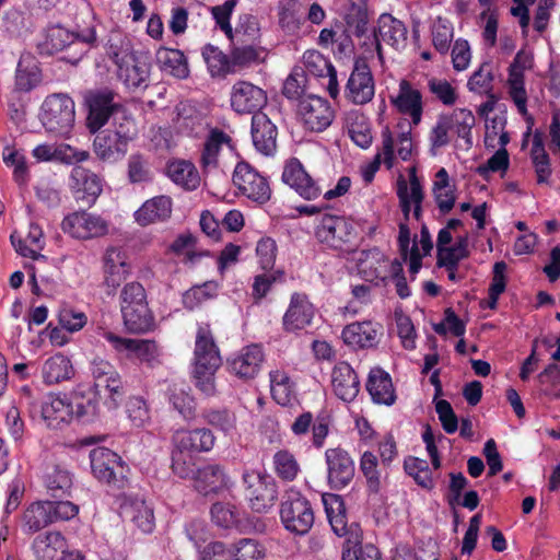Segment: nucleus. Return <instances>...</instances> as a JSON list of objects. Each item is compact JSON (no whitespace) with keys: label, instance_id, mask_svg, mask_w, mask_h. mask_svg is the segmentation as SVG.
<instances>
[{"label":"nucleus","instance_id":"obj_1","mask_svg":"<svg viewBox=\"0 0 560 560\" xmlns=\"http://www.w3.org/2000/svg\"><path fill=\"white\" fill-rule=\"evenodd\" d=\"M195 385L207 396L215 392L214 375L222 360L208 326L199 327L194 351Z\"/></svg>","mask_w":560,"mask_h":560},{"label":"nucleus","instance_id":"obj_2","mask_svg":"<svg viewBox=\"0 0 560 560\" xmlns=\"http://www.w3.org/2000/svg\"><path fill=\"white\" fill-rule=\"evenodd\" d=\"M90 373L95 395L104 399L108 408H116L125 396V385L117 369L109 361L95 358L91 361Z\"/></svg>","mask_w":560,"mask_h":560},{"label":"nucleus","instance_id":"obj_3","mask_svg":"<svg viewBox=\"0 0 560 560\" xmlns=\"http://www.w3.org/2000/svg\"><path fill=\"white\" fill-rule=\"evenodd\" d=\"M315 235L318 242L334 249L353 252L357 247L358 233L354 224L345 217L323 215Z\"/></svg>","mask_w":560,"mask_h":560},{"label":"nucleus","instance_id":"obj_4","mask_svg":"<svg viewBox=\"0 0 560 560\" xmlns=\"http://www.w3.org/2000/svg\"><path fill=\"white\" fill-rule=\"evenodd\" d=\"M244 494L253 511L264 513L269 511L278 499L276 480L258 470L245 469L242 474Z\"/></svg>","mask_w":560,"mask_h":560},{"label":"nucleus","instance_id":"obj_5","mask_svg":"<svg viewBox=\"0 0 560 560\" xmlns=\"http://www.w3.org/2000/svg\"><path fill=\"white\" fill-rule=\"evenodd\" d=\"M91 470L101 482L114 489H124L128 485V466L121 457L107 447H96L90 452Z\"/></svg>","mask_w":560,"mask_h":560},{"label":"nucleus","instance_id":"obj_6","mask_svg":"<svg viewBox=\"0 0 560 560\" xmlns=\"http://www.w3.org/2000/svg\"><path fill=\"white\" fill-rule=\"evenodd\" d=\"M74 102L67 94H52L44 101L40 121L48 132L68 133L74 124Z\"/></svg>","mask_w":560,"mask_h":560},{"label":"nucleus","instance_id":"obj_7","mask_svg":"<svg viewBox=\"0 0 560 560\" xmlns=\"http://www.w3.org/2000/svg\"><path fill=\"white\" fill-rule=\"evenodd\" d=\"M280 518L284 528L295 535L307 534L315 521L311 502L299 492L288 493L281 503Z\"/></svg>","mask_w":560,"mask_h":560},{"label":"nucleus","instance_id":"obj_8","mask_svg":"<svg viewBox=\"0 0 560 560\" xmlns=\"http://www.w3.org/2000/svg\"><path fill=\"white\" fill-rule=\"evenodd\" d=\"M117 93L110 89L89 91L84 96L88 107L86 128L96 133L113 118L121 104L116 101Z\"/></svg>","mask_w":560,"mask_h":560},{"label":"nucleus","instance_id":"obj_9","mask_svg":"<svg viewBox=\"0 0 560 560\" xmlns=\"http://www.w3.org/2000/svg\"><path fill=\"white\" fill-rule=\"evenodd\" d=\"M323 503L334 533L339 537H346L347 546L359 545L362 539V530L357 523L348 525L342 497L332 493L325 494Z\"/></svg>","mask_w":560,"mask_h":560},{"label":"nucleus","instance_id":"obj_10","mask_svg":"<svg viewBox=\"0 0 560 560\" xmlns=\"http://www.w3.org/2000/svg\"><path fill=\"white\" fill-rule=\"evenodd\" d=\"M233 183L244 196L253 201L265 203L270 199L271 189L267 179L246 162L236 164Z\"/></svg>","mask_w":560,"mask_h":560},{"label":"nucleus","instance_id":"obj_11","mask_svg":"<svg viewBox=\"0 0 560 560\" xmlns=\"http://www.w3.org/2000/svg\"><path fill=\"white\" fill-rule=\"evenodd\" d=\"M375 94L374 79L368 62L358 58L345 89V96L355 105H364Z\"/></svg>","mask_w":560,"mask_h":560},{"label":"nucleus","instance_id":"obj_12","mask_svg":"<svg viewBox=\"0 0 560 560\" xmlns=\"http://www.w3.org/2000/svg\"><path fill=\"white\" fill-rule=\"evenodd\" d=\"M298 115L304 127L315 132L324 131L334 120V110L328 101L316 95L300 100Z\"/></svg>","mask_w":560,"mask_h":560},{"label":"nucleus","instance_id":"obj_13","mask_svg":"<svg viewBox=\"0 0 560 560\" xmlns=\"http://www.w3.org/2000/svg\"><path fill=\"white\" fill-rule=\"evenodd\" d=\"M61 226L65 233L79 240L101 237L108 232V222L106 220L85 211H77L67 215Z\"/></svg>","mask_w":560,"mask_h":560},{"label":"nucleus","instance_id":"obj_14","mask_svg":"<svg viewBox=\"0 0 560 560\" xmlns=\"http://www.w3.org/2000/svg\"><path fill=\"white\" fill-rule=\"evenodd\" d=\"M328 470V482L332 489L346 488L354 477V463L347 451L341 447L328 448L325 452Z\"/></svg>","mask_w":560,"mask_h":560},{"label":"nucleus","instance_id":"obj_15","mask_svg":"<svg viewBox=\"0 0 560 560\" xmlns=\"http://www.w3.org/2000/svg\"><path fill=\"white\" fill-rule=\"evenodd\" d=\"M69 410L67 396L63 398L49 396L47 400L42 402L28 401L30 416L33 419H42L51 428H59L62 423H69L71 421Z\"/></svg>","mask_w":560,"mask_h":560},{"label":"nucleus","instance_id":"obj_16","mask_svg":"<svg viewBox=\"0 0 560 560\" xmlns=\"http://www.w3.org/2000/svg\"><path fill=\"white\" fill-rule=\"evenodd\" d=\"M267 104L266 92L247 81H238L232 88L231 106L238 114H256Z\"/></svg>","mask_w":560,"mask_h":560},{"label":"nucleus","instance_id":"obj_17","mask_svg":"<svg viewBox=\"0 0 560 560\" xmlns=\"http://www.w3.org/2000/svg\"><path fill=\"white\" fill-rule=\"evenodd\" d=\"M282 180L306 200H313L322 192L317 183L308 175L302 163L295 158L285 163L282 172Z\"/></svg>","mask_w":560,"mask_h":560},{"label":"nucleus","instance_id":"obj_18","mask_svg":"<svg viewBox=\"0 0 560 560\" xmlns=\"http://www.w3.org/2000/svg\"><path fill=\"white\" fill-rule=\"evenodd\" d=\"M262 362V348L258 345H249L230 359L228 364L232 374L243 381H249L257 376Z\"/></svg>","mask_w":560,"mask_h":560},{"label":"nucleus","instance_id":"obj_19","mask_svg":"<svg viewBox=\"0 0 560 560\" xmlns=\"http://www.w3.org/2000/svg\"><path fill=\"white\" fill-rule=\"evenodd\" d=\"M397 196L405 220L409 219L411 205H413V217L419 221L421 219L424 194L415 168L411 170L409 175V186L402 176L398 178Z\"/></svg>","mask_w":560,"mask_h":560},{"label":"nucleus","instance_id":"obj_20","mask_svg":"<svg viewBox=\"0 0 560 560\" xmlns=\"http://www.w3.org/2000/svg\"><path fill=\"white\" fill-rule=\"evenodd\" d=\"M315 308L304 293L295 292L291 295L290 304L282 318L283 329L294 332L304 329L312 323Z\"/></svg>","mask_w":560,"mask_h":560},{"label":"nucleus","instance_id":"obj_21","mask_svg":"<svg viewBox=\"0 0 560 560\" xmlns=\"http://www.w3.org/2000/svg\"><path fill=\"white\" fill-rule=\"evenodd\" d=\"M191 479L195 489L203 495L218 493L230 485V478L220 464H207L197 468Z\"/></svg>","mask_w":560,"mask_h":560},{"label":"nucleus","instance_id":"obj_22","mask_svg":"<svg viewBox=\"0 0 560 560\" xmlns=\"http://www.w3.org/2000/svg\"><path fill=\"white\" fill-rule=\"evenodd\" d=\"M71 187L75 199L91 207L103 190L101 178L93 172L78 166L71 172Z\"/></svg>","mask_w":560,"mask_h":560},{"label":"nucleus","instance_id":"obj_23","mask_svg":"<svg viewBox=\"0 0 560 560\" xmlns=\"http://www.w3.org/2000/svg\"><path fill=\"white\" fill-rule=\"evenodd\" d=\"M77 38L86 44H93L96 40L95 30L91 27L85 33L74 35L61 26L49 27L40 48L44 52L54 55L74 44Z\"/></svg>","mask_w":560,"mask_h":560},{"label":"nucleus","instance_id":"obj_24","mask_svg":"<svg viewBox=\"0 0 560 560\" xmlns=\"http://www.w3.org/2000/svg\"><path fill=\"white\" fill-rule=\"evenodd\" d=\"M278 130L276 125L264 113H256L252 117V139L257 151L271 155L277 148Z\"/></svg>","mask_w":560,"mask_h":560},{"label":"nucleus","instance_id":"obj_25","mask_svg":"<svg viewBox=\"0 0 560 560\" xmlns=\"http://www.w3.org/2000/svg\"><path fill=\"white\" fill-rule=\"evenodd\" d=\"M331 385L335 395L343 401H352L360 392L357 373L347 362H339L331 373Z\"/></svg>","mask_w":560,"mask_h":560},{"label":"nucleus","instance_id":"obj_26","mask_svg":"<svg viewBox=\"0 0 560 560\" xmlns=\"http://www.w3.org/2000/svg\"><path fill=\"white\" fill-rule=\"evenodd\" d=\"M33 551L38 560H68L67 541L59 532L38 535L33 541Z\"/></svg>","mask_w":560,"mask_h":560},{"label":"nucleus","instance_id":"obj_27","mask_svg":"<svg viewBox=\"0 0 560 560\" xmlns=\"http://www.w3.org/2000/svg\"><path fill=\"white\" fill-rule=\"evenodd\" d=\"M382 326L371 320L355 322L342 330L343 341L357 348H371L377 345Z\"/></svg>","mask_w":560,"mask_h":560},{"label":"nucleus","instance_id":"obj_28","mask_svg":"<svg viewBox=\"0 0 560 560\" xmlns=\"http://www.w3.org/2000/svg\"><path fill=\"white\" fill-rule=\"evenodd\" d=\"M392 103L399 113L410 116L415 126L420 124L423 113L422 94L413 89L409 81H400L399 92L392 98Z\"/></svg>","mask_w":560,"mask_h":560},{"label":"nucleus","instance_id":"obj_29","mask_svg":"<svg viewBox=\"0 0 560 560\" xmlns=\"http://www.w3.org/2000/svg\"><path fill=\"white\" fill-rule=\"evenodd\" d=\"M103 337L117 351L135 352L140 360L148 363L154 362L159 357V347L153 340L122 338L112 331H104Z\"/></svg>","mask_w":560,"mask_h":560},{"label":"nucleus","instance_id":"obj_30","mask_svg":"<svg viewBox=\"0 0 560 560\" xmlns=\"http://www.w3.org/2000/svg\"><path fill=\"white\" fill-rule=\"evenodd\" d=\"M128 144L129 143L119 138L116 132L104 130L96 135L93 142V150L100 160L113 163L126 155Z\"/></svg>","mask_w":560,"mask_h":560},{"label":"nucleus","instance_id":"obj_31","mask_svg":"<svg viewBox=\"0 0 560 560\" xmlns=\"http://www.w3.org/2000/svg\"><path fill=\"white\" fill-rule=\"evenodd\" d=\"M94 392H85L81 387L73 390L68 398L70 420L89 422L98 413V399Z\"/></svg>","mask_w":560,"mask_h":560},{"label":"nucleus","instance_id":"obj_32","mask_svg":"<svg viewBox=\"0 0 560 560\" xmlns=\"http://www.w3.org/2000/svg\"><path fill=\"white\" fill-rule=\"evenodd\" d=\"M366 389L376 404L392 406L396 400L392 378L380 368L372 369L366 382Z\"/></svg>","mask_w":560,"mask_h":560},{"label":"nucleus","instance_id":"obj_33","mask_svg":"<svg viewBox=\"0 0 560 560\" xmlns=\"http://www.w3.org/2000/svg\"><path fill=\"white\" fill-rule=\"evenodd\" d=\"M173 445L182 447L191 454L209 452L214 445V436L208 429L177 431L173 435Z\"/></svg>","mask_w":560,"mask_h":560},{"label":"nucleus","instance_id":"obj_34","mask_svg":"<svg viewBox=\"0 0 560 560\" xmlns=\"http://www.w3.org/2000/svg\"><path fill=\"white\" fill-rule=\"evenodd\" d=\"M121 514L143 533L155 526L153 509L141 499H130L121 505Z\"/></svg>","mask_w":560,"mask_h":560},{"label":"nucleus","instance_id":"obj_35","mask_svg":"<svg viewBox=\"0 0 560 560\" xmlns=\"http://www.w3.org/2000/svg\"><path fill=\"white\" fill-rule=\"evenodd\" d=\"M155 57L163 72L177 79H186L189 75L188 61L182 50L160 47Z\"/></svg>","mask_w":560,"mask_h":560},{"label":"nucleus","instance_id":"obj_36","mask_svg":"<svg viewBox=\"0 0 560 560\" xmlns=\"http://www.w3.org/2000/svg\"><path fill=\"white\" fill-rule=\"evenodd\" d=\"M172 199L167 196H158L147 200L135 213L140 225H148L156 221H164L171 217Z\"/></svg>","mask_w":560,"mask_h":560},{"label":"nucleus","instance_id":"obj_37","mask_svg":"<svg viewBox=\"0 0 560 560\" xmlns=\"http://www.w3.org/2000/svg\"><path fill=\"white\" fill-rule=\"evenodd\" d=\"M377 24L376 34L382 40L396 49L406 44L408 31L404 22L384 13L378 18Z\"/></svg>","mask_w":560,"mask_h":560},{"label":"nucleus","instance_id":"obj_38","mask_svg":"<svg viewBox=\"0 0 560 560\" xmlns=\"http://www.w3.org/2000/svg\"><path fill=\"white\" fill-rule=\"evenodd\" d=\"M49 501L33 502L22 516V528L26 534H35L54 523Z\"/></svg>","mask_w":560,"mask_h":560},{"label":"nucleus","instance_id":"obj_39","mask_svg":"<svg viewBox=\"0 0 560 560\" xmlns=\"http://www.w3.org/2000/svg\"><path fill=\"white\" fill-rule=\"evenodd\" d=\"M231 137L224 131L213 128L210 130L201 151L200 165L205 171L214 170L218 166L219 153L223 144H230Z\"/></svg>","mask_w":560,"mask_h":560},{"label":"nucleus","instance_id":"obj_40","mask_svg":"<svg viewBox=\"0 0 560 560\" xmlns=\"http://www.w3.org/2000/svg\"><path fill=\"white\" fill-rule=\"evenodd\" d=\"M530 160L537 175V183H548V179L552 173L551 163L550 158L545 149L544 133L538 129H536L533 133Z\"/></svg>","mask_w":560,"mask_h":560},{"label":"nucleus","instance_id":"obj_41","mask_svg":"<svg viewBox=\"0 0 560 560\" xmlns=\"http://www.w3.org/2000/svg\"><path fill=\"white\" fill-rule=\"evenodd\" d=\"M228 38L232 44H260L261 28L257 16L249 13L241 14L235 28H232Z\"/></svg>","mask_w":560,"mask_h":560},{"label":"nucleus","instance_id":"obj_42","mask_svg":"<svg viewBox=\"0 0 560 560\" xmlns=\"http://www.w3.org/2000/svg\"><path fill=\"white\" fill-rule=\"evenodd\" d=\"M121 316L126 329L132 334H144L155 326L154 315L148 304L122 311Z\"/></svg>","mask_w":560,"mask_h":560},{"label":"nucleus","instance_id":"obj_43","mask_svg":"<svg viewBox=\"0 0 560 560\" xmlns=\"http://www.w3.org/2000/svg\"><path fill=\"white\" fill-rule=\"evenodd\" d=\"M167 176L186 190H194L200 184V176L195 165L188 161H173L167 164Z\"/></svg>","mask_w":560,"mask_h":560},{"label":"nucleus","instance_id":"obj_44","mask_svg":"<svg viewBox=\"0 0 560 560\" xmlns=\"http://www.w3.org/2000/svg\"><path fill=\"white\" fill-rule=\"evenodd\" d=\"M42 374L44 382L51 385L70 380L74 374V370L70 359L58 353L44 362Z\"/></svg>","mask_w":560,"mask_h":560},{"label":"nucleus","instance_id":"obj_45","mask_svg":"<svg viewBox=\"0 0 560 560\" xmlns=\"http://www.w3.org/2000/svg\"><path fill=\"white\" fill-rule=\"evenodd\" d=\"M127 178L133 185L151 183L154 178V172L150 158L140 152L130 154L127 160Z\"/></svg>","mask_w":560,"mask_h":560},{"label":"nucleus","instance_id":"obj_46","mask_svg":"<svg viewBox=\"0 0 560 560\" xmlns=\"http://www.w3.org/2000/svg\"><path fill=\"white\" fill-rule=\"evenodd\" d=\"M202 57L212 77H224L228 73L235 72L231 56L229 57L211 44L202 48Z\"/></svg>","mask_w":560,"mask_h":560},{"label":"nucleus","instance_id":"obj_47","mask_svg":"<svg viewBox=\"0 0 560 560\" xmlns=\"http://www.w3.org/2000/svg\"><path fill=\"white\" fill-rule=\"evenodd\" d=\"M117 74L128 88H145L149 79V69L135 55L131 63L121 65L117 69Z\"/></svg>","mask_w":560,"mask_h":560},{"label":"nucleus","instance_id":"obj_48","mask_svg":"<svg viewBox=\"0 0 560 560\" xmlns=\"http://www.w3.org/2000/svg\"><path fill=\"white\" fill-rule=\"evenodd\" d=\"M443 117H446L451 129L471 145V128L476 121L472 113L466 108H456L451 115H443Z\"/></svg>","mask_w":560,"mask_h":560},{"label":"nucleus","instance_id":"obj_49","mask_svg":"<svg viewBox=\"0 0 560 560\" xmlns=\"http://www.w3.org/2000/svg\"><path fill=\"white\" fill-rule=\"evenodd\" d=\"M201 116L189 103H179L176 106V127L187 135L198 132L201 127Z\"/></svg>","mask_w":560,"mask_h":560},{"label":"nucleus","instance_id":"obj_50","mask_svg":"<svg viewBox=\"0 0 560 560\" xmlns=\"http://www.w3.org/2000/svg\"><path fill=\"white\" fill-rule=\"evenodd\" d=\"M231 59L233 67H246L260 60L264 51L259 43L232 44Z\"/></svg>","mask_w":560,"mask_h":560},{"label":"nucleus","instance_id":"obj_51","mask_svg":"<svg viewBox=\"0 0 560 560\" xmlns=\"http://www.w3.org/2000/svg\"><path fill=\"white\" fill-rule=\"evenodd\" d=\"M107 57L119 68L121 65L131 63L135 56L130 40L119 35L109 38L106 47Z\"/></svg>","mask_w":560,"mask_h":560},{"label":"nucleus","instance_id":"obj_52","mask_svg":"<svg viewBox=\"0 0 560 560\" xmlns=\"http://www.w3.org/2000/svg\"><path fill=\"white\" fill-rule=\"evenodd\" d=\"M273 468L277 476L284 481H292L300 471V465L294 455L287 450H280L273 455Z\"/></svg>","mask_w":560,"mask_h":560},{"label":"nucleus","instance_id":"obj_53","mask_svg":"<svg viewBox=\"0 0 560 560\" xmlns=\"http://www.w3.org/2000/svg\"><path fill=\"white\" fill-rule=\"evenodd\" d=\"M45 482L52 497H62L67 494L72 487V478L68 470L60 466H55L46 474Z\"/></svg>","mask_w":560,"mask_h":560},{"label":"nucleus","instance_id":"obj_54","mask_svg":"<svg viewBox=\"0 0 560 560\" xmlns=\"http://www.w3.org/2000/svg\"><path fill=\"white\" fill-rule=\"evenodd\" d=\"M195 466L194 454L173 445L171 468L174 475L182 479L192 478L197 470Z\"/></svg>","mask_w":560,"mask_h":560},{"label":"nucleus","instance_id":"obj_55","mask_svg":"<svg viewBox=\"0 0 560 560\" xmlns=\"http://www.w3.org/2000/svg\"><path fill=\"white\" fill-rule=\"evenodd\" d=\"M113 127L114 129L112 131L116 132L117 136L127 143L131 142L137 137V124L132 115L122 104L113 117Z\"/></svg>","mask_w":560,"mask_h":560},{"label":"nucleus","instance_id":"obj_56","mask_svg":"<svg viewBox=\"0 0 560 560\" xmlns=\"http://www.w3.org/2000/svg\"><path fill=\"white\" fill-rule=\"evenodd\" d=\"M448 187V174L445 168H441L435 174L433 184V194L440 211L443 214L448 213L455 205V196L452 190L446 191V199H443V190Z\"/></svg>","mask_w":560,"mask_h":560},{"label":"nucleus","instance_id":"obj_57","mask_svg":"<svg viewBox=\"0 0 560 560\" xmlns=\"http://www.w3.org/2000/svg\"><path fill=\"white\" fill-rule=\"evenodd\" d=\"M234 560H264L265 549L258 541L250 538H242L229 548Z\"/></svg>","mask_w":560,"mask_h":560},{"label":"nucleus","instance_id":"obj_58","mask_svg":"<svg viewBox=\"0 0 560 560\" xmlns=\"http://www.w3.org/2000/svg\"><path fill=\"white\" fill-rule=\"evenodd\" d=\"M506 84L509 89V95L514 102L518 113L521 115H526L527 92L525 89L524 73L517 74L515 72H509Z\"/></svg>","mask_w":560,"mask_h":560},{"label":"nucleus","instance_id":"obj_59","mask_svg":"<svg viewBox=\"0 0 560 560\" xmlns=\"http://www.w3.org/2000/svg\"><path fill=\"white\" fill-rule=\"evenodd\" d=\"M148 304L147 292L140 282L125 284L120 292V312Z\"/></svg>","mask_w":560,"mask_h":560},{"label":"nucleus","instance_id":"obj_60","mask_svg":"<svg viewBox=\"0 0 560 560\" xmlns=\"http://www.w3.org/2000/svg\"><path fill=\"white\" fill-rule=\"evenodd\" d=\"M545 396L560 399V365L556 363L548 364L537 376Z\"/></svg>","mask_w":560,"mask_h":560},{"label":"nucleus","instance_id":"obj_61","mask_svg":"<svg viewBox=\"0 0 560 560\" xmlns=\"http://www.w3.org/2000/svg\"><path fill=\"white\" fill-rule=\"evenodd\" d=\"M377 463V457L372 452L366 451L361 456L360 469L366 478V487L371 493H377L381 488Z\"/></svg>","mask_w":560,"mask_h":560},{"label":"nucleus","instance_id":"obj_62","mask_svg":"<svg viewBox=\"0 0 560 560\" xmlns=\"http://www.w3.org/2000/svg\"><path fill=\"white\" fill-rule=\"evenodd\" d=\"M270 389L278 404L287 405L291 395V382L288 374L279 370L270 372Z\"/></svg>","mask_w":560,"mask_h":560},{"label":"nucleus","instance_id":"obj_63","mask_svg":"<svg viewBox=\"0 0 560 560\" xmlns=\"http://www.w3.org/2000/svg\"><path fill=\"white\" fill-rule=\"evenodd\" d=\"M453 39V26L446 20L438 18L432 25V42L436 50L446 54Z\"/></svg>","mask_w":560,"mask_h":560},{"label":"nucleus","instance_id":"obj_64","mask_svg":"<svg viewBox=\"0 0 560 560\" xmlns=\"http://www.w3.org/2000/svg\"><path fill=\"white\" fill-rule=\"evenodd\" d=\"M342 560H382L380 550L372 544L345 546Z\"/></svg>","mask_w":560,"mask_h":560}]
</instances>
